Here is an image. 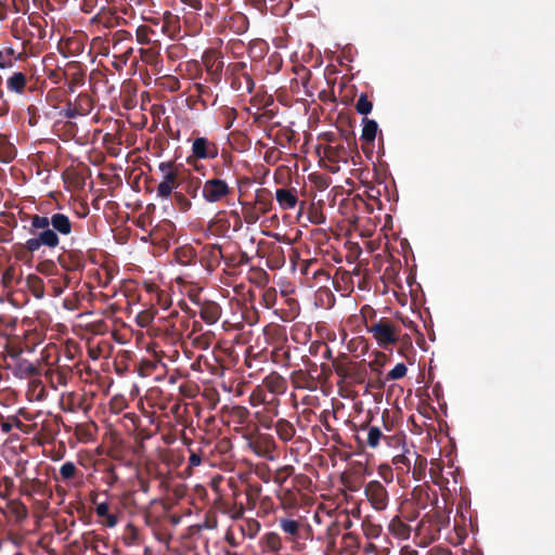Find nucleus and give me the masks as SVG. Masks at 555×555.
Segmentation results:
<instances>
[{"mask_svg":"<svg viewBox=\"0 0 555 555\" xmlns=\"http://www.w3.org/2000/svg\"><path fill=\"white\" fill-rule=\"evenodd\" d=\"M21 221L28 238L15 244L13 248L16 259L24 262L35 256H43L47 251H54L61 244V236L72 235L75 228L69 216L61 211L24 214Z\"/></svg>","mask_w":555,"mask_h":555,"instance_id":"1","label":"nucleus"},{"mask_svg":"<svg viewBox=\"0 0 555 555\" xmlns=\"http://www.w3.org/2000/svg\"><path fill=\"white\" fill-rule=\"evenodd\" d=\"M253 408L262 406L254 413L258 424L264 429L273 427L274 418L280 414L281 400L276 397H269L260 388H254L248 398Z\"/></svg>","mask_w":555,"mask_h":555,"instance_id":"2","label":"nucleus"},{"mask_svg":"<svg viewBox=\"0 0 555 555\" xmlns=\"http://www.w3.org/2000/svg\"><path fill=\"white\" fill-rule=\"evenodd\" d=\"M326 139L328 144L323 147V155L331 164H333V166L330 167L332 172L338 171L339 163L347 164L349 160H351L353 164H356L354 158L361 157L358 152L357 140L351 139V141L349 140V143L337 142V140L334 138V134L332 133H328Z\"/></svg>","mask_w":555,"mask_h":555,"instance_id":"3","label":"nucleus"},{"mask_svg":"<svg viewBox=\"0 0 555 555\" xmlns=\"http://www.w3.org/2000/svg\"><path fill=\"white\" fill-rule=\"evenodd\" d=\"M444 524L446 518L440 512L426 513L415 528V537L420 539V545L427 546L436 541Z\"/></svg>","mask_w":555,"mask_h":555,"instance_id":"4","label":"nucleus"},{"mask_svg":"<svg viewBox=\"0 0 555 555\" xmlns=\"http://www.w3.org/2000/svg\"><path fill=\"white\" fill-rule=\"evenodd\" d=\"M225 74L230 79V85L233 90L242 93H253L255 81L253 79L251 68L246 62L229 64Z\"/></svg>","mask_w":555,"mask_h":555,"instance_id":"5","label":"nucleus"},{"mask_svg":"<svg viewBox=\"0 0 555 555\" xmlns=\"http://www.w3.org/2000/svg\"><path fill=\"white\" fill-rule=\"evenodd\" d=\"M367 332L372 334L379 347L387 349L399 340L401 328L390 319L380 318L371 325H367Z\"/></svg>","mask_w":555,"mask_h":555,"instance_id":"6","label":"nucleus"},{"mask_svg":"<svg viewBox=\"0 0 555 555\" xmlns=\"http://www.w3.org/2000/svg\"><path fill=\"white\" fill-rule=\"evenodd\" d=\"M233 188L220 178L207 179L202 186V196L209 204H229Z\"/></svg>","mask_w":555,"mask_h":555,"instance_id":"7","label":"nucleus"},{"mask_svg":"<svg viewBox=\"0 0 555 555\" xmlns=\"http://www.w3.org/2000/svg\"><path fill=\"white\" fill-rule=\"evenodd\" d=\"M158 169L163 173V179L156 188V194L158 197L167 199L180 186L181 176L172 162H162Z\"/></svg>","mask_w":555,"mask_h":555,"instance_id":"8","label":"nucleus"},{"mask_svg":"<svg viewBox=\"0 0 555 555\" xmlns=\"http://www.w3.org/2000/svg\"><path fill=\"white\" fill-rule=\"evenodd\" d=\"M243 438L246 439L248 449H250L256 455L267 460L274 459L273 454L276 451L278 446L272 435L257 431L243 434Z\"/></svg>","mask_w":555,"mask_h":555,"instance_id":"9","label":"nucleus"},{"mask_svg":"<svg viewBox=\"0 0 555 555\" xmlns=\"http://www.w3.org/2000/svg\"><path fill=\"white\" fill-rule=\"evenodd\" d=\"M221 414L227 418L228 425H233L236 433H243L250 426V412L243 405H224L221 408Z\"/></svg>","mask_w":555,"mask_h":555,"instance_id":"10","label":"nucleus"},{"mask_svg":"<svg viewBox=\"0 0 555 555\" xmlns=\"http://www.w3.org/2000/svg\"><path fill=\"white\" fill-rule=\"evenodd\" d=\"M57 264L66 272L82 271L86 267V255L79 248H65L57 256Z\"/></svg>","mask_w":555,"mask_h":555,"instance_id":"11","label":"nucleus"},{"mask_svg":"<svg viewBox=\"0 0 555 555\" xmlns=\"http://www.w3.org/2000/svg\"><path fill=\"white\" fill-rule=\"evenodd\" d=\"M364 494L372 508L383 512L388 507L389 494L386 487L378 480H371L364 486Z\"/></svg>","mask_w":555,"mask_h":555,"instance_id":"12","label":"nucleus"},{"mask_svg":"<svg viewBox=\"0 0 555 555\" xmlns=\"http://www.w3.org/2000/svg\"><path fill=\"white\" fill-rule=\"evenodd\" d=\"M23 472L24 469L16 470L15 473L17 477H21V485L18 489L21 495L27 496L30 500H34L35 495L41 498H50L52 495V491L48 488L47 482L36 477H23Z\"/></svg>","mask_w":555,"mask_h":555,"instance_id":"13","label":"nucleus"},{"mask_svg":"<svg viewBox=\"0 0 555 555\" xmlns=\"http://www.w3.org/2000/svg\"><path fill=\"white\" fill-rule=\"evenodd\" d=\"M203 64L207 73L206 81L218 85L221 81L224 67L222 57L217 55L214 51H208L203 55Z\"/></svg>","mask_w":555,"mask_h":555,"instance_id":"14","label":"nucleus"},{"mask_svg":"<svg viewBox=\"0 0 555 555\" xmlns=\"http://www.w3.org/2000/svg\"><path fill=\"white\" fill-rule=\"evenodd\" d=\"M255 388L262 389V392L266 395L271 393V397H276L284 395L287 390V380L280 373L273 371L268 374L260 385H257Z\"/></svg>","mask_w":555,"mask_h":555,"instance_id":"15","label":"nucleus"},{"mask_svg":"<svg viewBox=\"0 0 555 555\" xmlns=\"http://www.w3.org/2000/svg\"><path fill=\"white\" fill-rule=\"evenodd\" d=\"M86 69L77 61H70L65 65V83L69 92H74L77 87L85 85Z\"/></svg>","mask_w":555,"mask_h":555,"instance_id":"16","label":"nucleus"},{"mask_svg":"<svg viewBox=\"0 0 555 555\" xmlns=\"http://www.w3.org/2000/svg\"><path fill=\"white\" fill-rule=\"evenodd\" d=\"M360 362H353L349 359L348 354L343 353L333 361L335 373L346 379L354 377L356 380L362 382L361 375L358 373V366Z\"/></svg>","mask_w":555,"mask_h":555,"instance_id":"17","label":"nucleus"},{"mask_svg":"<svg viewBox=\"0 0 555 555\" xmlns=\"http://www.w3.org/2000/svg\"><path fill=\"white\" fill-rule=\"evenodd\" d=\"M325 530L319 533L317 539L326 545L327 552L336 551V539L341 533V526L337 520H334L331 515L326 516Z\"/></svg>","mask_w":555,"mask_h":555,"instance_id":"18","label":"nucleus"},{"mask_svg":"<svg viewBox=\"0 0 555 555\" xmlns=\"http://www.w3.org/2000/svg\"><path fill=\"white\" fill-rule=\"evenodd\" d=\"M192 154L197 159H214L218 156V146L207 138L197 137L192 143Z\"/></svg>","mask_w":555,"mask_h":555,"instance_id":"19","label":"nucleus"},{"mask_svg":"<svg viewBox=\"0 0 555 555\" xmlns=\"http://www.w3.org/2000/svg\"><path fill=\"white\" fill-rule=\"evenodd\" d=\"M279 527L291 542L299 541V531L302 529V518L280 517Z\"/></svg>","mask_w":555,"mask_h":555,"instance_id":"20","label":"nucleus"},{"mask_svg":"<svg viewBox=\"0 0 555 555\" xmlns=\"http://www.w3.org/2000/svg\"><path fill=\"white\" fill-rule=\"evenodd\" d=\"M44 376L51 387L57 389L59 386H66L68 384L73 377V370L67 365L57 366L55 370L49 369Z\"/></svg>","mask_w":555,"mask_h":555,"instance_id":"21","label":"nucleus"},{"mask_svg":"<svg viewBox=\"0 0 555 555\" xmlns=\"http://www.w3.org/2000/svg\"><path fill=\"white\" fill-rule=\"evenodd\" d=\"M291 383L296 389H307L312 391L318 387L317 379L311 372H306L301 369L292 372Z\"/></svg>","mask_w":555,"mask_h":555,"instance_id":"22","label":"nucleus"},{"mask_svg":"<svg viewBox=\"0 0 555 555\" xmlns=\"http://www.w3.org/2000/svg\"><path fill=\"white\" fill-rule=\"evenodd\" d=\"M222 309L212 300H204L199 304V315L208 324H215L221 318Z\"/></svg>","mask_w":555,"mask_h":555,"instance_id":"23","label":"nucleus"},{"mask_svg":"<svg viewBox=\"0 0 555 555\" xmlns=\"http://www.w3.org/2000/svg\"><path fill=\"white\" fill-rule=\"evenodd\" d=\"M299 492L294 488H280L276 492V498L283 509H294L299 505Z\"/></svg>","mask_w":555,"mask_h":555,"instance_id":"24","label":"nucleus"},{"mask_svg":"<svg viewBox=\"0 0 555 555\" xmlns=\"http://www.w3.org/2000/svg\"><path fill=\"white\" fill-rule=\"evenodd\" d=\"M180 17L171 11H165L162 17V33L175 37L180 33Z\"/></svg>","mask_w":555,"mask_h":555,"instance_id":"25","label":"nucleus"},{"mask_svg":"<svg viewBox=\"0 0 555 555\" xmlns=\"http://www.w3.org/2000/svg\"><path fill=\"white\" fill-rule=\"evenodd\" d=\"M180 182L181 192H183L184 194L189 195L192 198L197 197L198 191L203 186L202 180L191 173L181 176Z\"/></svg>","mask_w":555,"mask_h":555,"instance_id":"26","label":"nucleus"},{"mask_svg":"<svg viewBox=\"0 0 555 555\" xmlns=\"http://www.w3.org/2000/svg\"><path fill=\"white\" fill-rule=\"evenodd\" d=\"M276 202L284 210L295 208L298 199L295 189H278L275 193Z\"/></svg>","mask_w":555,"mask_h":555,"instance_id":"27","label":"nucleus"},{"mask_svg":"<svg viewBox=\"0 0 555 555\" xmlns=\"http://www.w3.org/2000/svg\"><path fill=\"white\" fill-rule=\"evenodd\" d=\"M390 534L401 540H408L411 535L412 528L405 524L399 516H395L388 525Z\"/></svg>","mask_w":555,"mask_h":555,"instance_id":"28","label":"nucleus"},{"mask_svg":"<svg viewBox=\"0 0 555 555\" xmlns=\"http://www.w3.org/2000/svg\"><path fill=\"white\" fill-rule=\"evenodd\" d=\"M273 427L279 439L283 442L291 441L296 435L295 426L286 418H279Z\"/></svg>","mask_w":555,"mask_h":555,"instance_id":"29","label":"nucleus"},{"mask_svg":"<svg viewBox=\"0 0 555 555\" xmlns=\"http://www.w3.org/2000/svg\"><path fill=\"white\" fill-rule=\"evenodd\" d=\"M237 525V529L241 533L242 540L245 538L254 539L260 531L261 525L255 518H243Z\"/></svg>","mask_w":555,"mask_h":555,"instance_id":"30","label":"nucleus"},{"mask_svg":"<svg viewBox=\"0 0 555 555\" xmlns=\"http://www.w3.org/2000/svg\"><path fill=\"white\" fill-rule=\"evenodd\" d=\"M25 56L24 52L17 53L12 47H7L0 50V68H11L15 61H24Z\"/></svg>","mask_w":555,"mask_h":555,"instance_id":"31","label":"nucleus"},{"mask_svg":"<svg viewBox=\"0 0 555 555\" xmlns=\"http://www.w3.org/2000/svg\"><path fill=\"white\" fill-rule=\"evenodd\" d=\"M254 207L261 214H268L272 208L271 193L267 189L257 190Z\"/></svg>","mask_w":555,"mask_h":555,"instance_id":"32","label":"nucleus"},{"mask_svg":"<svg viewBox=\"0 0 555 555\" xmlns=\"http://www.w3.org/2000/svg\"><path fill=\"white\" fill-rule=\"evenodd\" d=\"M27 85V77L22 72H14L7 80V88L10 92L23 93Z\"/></svg>","mask_w":555,"mask_h":555,"instance_id":"33","label":"nucleus"},{"mask_svg":"<svg viewBox=\"0 0 555 555\" xmlns=\"http://www.w3.org/2000/svg\"><path fill=\"white\" fill-rule=\"evenodd\" d=\"M7 508L11 516L18 522L25 520L28 516V509L20 499L9 500Z\"/></svg>","mask_w":555,"mask_h":555,"instance_id":"34","label":"nucleus"},{"mask_svg":"<svg viewBox=\"0 0 555 555\" xmlns=\"http://www.w3.org/2000/svg\"><path fill=\"white\" fill-rule=\"evenodd\" d=\"M21 276L17 269L13 266L7 267L1 273V284L4 289L10 291L18 284Z\"/></svg>","mask_w":555,"mask_h":555,"instance_id":"35","label":"nucleus"},{"mask_svg":"<svg viewBox=\"0 0 555 555\" xmlns=\"http://www.w3.org/2000/svg\"><path fill=\"white\" fill-rule=\"evenodd\" d=\"M261 545L263 552L275 553L282 547L281 537L276 532H267L261 538Z\"/></svg>","mask_w":555,"mask_h":555,"instance_id":"36","label":"nucleus"},{"mask_svg":"<svg viewBox=\"0 0 555 555\" xmlns=\"http://www.w3.org/2000/svg\"><path fill=\"white\" fill-rule=\"evenodd\" d=\"M60 477H55V480L68 483L70 480L76 479L80 473L75 463L67 461L60 467Z\"/></svg>","mask_w":555,"mask_h":555,"instance_id":"37","label":"nucleus"},{"mask_svg":"<svg viewBox=\"0 0 555 555\" xmlns=\"http://www.w3.org/2000/svg\"><path fill=\"white\" fill-rule=\"evenodd\" d=\"M96 515L101 518L103 525L107 527H114L117 524V516L109 512V504L107 502H103L96 505L95 507Z\"/></svg>","mask_w":555,"mask_h":555,"instance_id":"38","label":"nucleus"},{"mask_svg":"<svg viewBox=\"0 0 555 555\" xmlns=\"http://www.w3.org/2000/svg\"><path fill=\"white\" fill-rule=\"evenodd\" d=\"M262 487L259 483L248 482L245 488V495L249 509L257 506L258 501L261 499Z\"/></svg>","mask_w":555,"mask_h":555,"instance_id":"39","label":"nucleus"},{"mask_svg":"<svg viewBox=\"0 0 555 555\" xmlns=\"http://www.w3.org/2000/svg\"><path fill=\"white\" fill-rule=\"evenodd\" d=\"M295 467L293 465H284L279 468H276L273 472L272 475V481L279 486L280 488H283V485L294 476Z\"/></svg>","mask_w":555,"mask_h":555,"instance_id":"40","label":"nucleus"},{"mask_svg":"<svg viewBox=\"0 0 555 555\" xmlns=\"http://www.w3.org/2000/svg\"><path fill=\"white\" fill-rule=\"evenodd\" d=\"M220 512L223 514H227L230 518L234 520L243 519L245 507L243 504H236V503H228V502H221L220 506L218 507Z\"/></svg>","mask_w":555,"mask_h":555,"instance_id":"41","label":"nucleus"},{"mask_svg":"<svg viewBox=\"0 0 555 555\" xmlns=\"http://www.w3.org/2000/svg\"><path fill=\"white\" fill-rule=\"evenodd\" d=\"M361 140L365 143L374 142L378 130V125L375 120L364 117Z\"/></svg>","mask_w":555,"mask_h":555,"instance_id":"42","label":"nucleus"},{"mask_svg":"<svg viewBox=\"0 0 555 555\" xmlns=\"http://www.w3.org/2000/svg\"><path fill=\"white\" fill-rule=\"evenodd\" d=\"M16 156V150L13 144L8 142L4 135H0V162L10 163Z\"/></svg>","mask_w":555,"mask_h":555,"instance_id":"43","label":"nucleus"},{"mask_svg":"<svg viewBox=\"0 0 555 555\" xmlns=\"http://www.w3.org/2000/svg\"><path fill=\"white\" fill-rule=\"evenodd\" d=\"M74 103L81 116L88 115L93 109V100L88 93H79Z\"/></svg>","mask_w":555,"mask_h":555,"instance_id":"44","label":"nucleus"},{"mask_svg":"<svg viewBox=\"0 0 555 555\" xmlns=\"http://www.w3.org/2000/svg\"><path fill=\"white\" fill-rule=\"evenodd\" d=\"M382 526L373 521L370 517L362 520V531L367 539H376L382 533Z\"/></svg>","mask_w":555,"mask_h":555,"instance_id":"45","label":"nucleus"},{"mask_svg":"<svg viewBox=\"0 0 555 555\" xmlns=\"http://www.w3.org/2000/svg\"><path fill=\"white\" fill-rule=\"evenodd\" d=\"M389 436L385 435L377 426H371L367 428L366 444L370 448H377L382 439L387 440Z\"/></svg>","mask_w":555,"mask_h":555,"instance_id":"46","label":"nucleus"},{"mask_svg":"<svg viewBox=\"0 0 555 555\" xmlns=\"http://www.w3.org/2000/svg\"><path fill=\"white\" fill-rule=\"evenodd\" d=\"M208 258V268L214 270L223 257L221 246L208 245L205 248Z\"/></svg>","mask_w":555,"mask_h":555,"instance_id":"47","label":"nucleus"},{"mask_svg":"<svg viewBox=\"0 0 555 555\" xmlns=\"http://www.w3.org/2000/svg\"><path fill=\"white\" fill-rule=\"evenodd\" d=\"M122 541L126 545H138L140 543V530L132 524H128L122 533Z\"/></svg>","mask_w":555,"mask_h":555,"instance_id":"48","label":"nucleus"},{"mask_svg":"<svg viewBox=\"0 0 555 555\" xmlns=\"http://www.w3.org/2000/svg\"><path fill=\"white\" fill-rule=\"evenodd\" d=\"M214 338V333L208 331L193 337L192 345L197 349L207 350L211 346Z\"/></svg>","mask_w":555,"mask_h":555,"instance_id":"49","label":"nucleus"},{"mask_svg":"<svg viewBox=\"0 0 555 555\" xmlns=\"http://www.w3.org/2000/svg\"><path fill=\"white\" fill-rule=\"evenodd\" d=\"M17 326V318L7 314H0V333L3 335L12 334Z\"/></svg>","mask_w":555,"mask_h":555,"instance_id":"50","label":"nucleus"},{"mask_svg":"<svg viewBox=\"0 0 555 555\" xmlns=\"http://www.w3.org/2000/svg\"><path fill=\"white\" fill-rule=\"evenodd\" d=\"M242 205V214L244 221L248 224L256 223L259 220L261 214L256 209V207L253 206V204L243 203Z\"/></svg>","mask_w":555,"mask_h":555,"instance_id":"51","label":"nucleus"},{"mask_svg":"<svg viewBox=\"0 0 555 555\" xmlns=\"http://www.w3.org/2000/svg\"><path fill=\"white\" fill-rule=\"evenodd\" d=\"M27 284L33 293V295L37 298H42L44 294L43 281L37 275H29L27 278Z\"/></svg>","mask_w":555,"mask_h":555,"instance_id":"52","label":"nucleus"},{"mask_svg":"<svg viewBox=\"0 0 555 555\" xmlns=\"http://www.w3.org/2000/svg\"><path fill=\"white\" fill-rule=\"evenodd\" d=\"M154 35L155 30L147 25H140L135 30V38L140 44H149Z\"/></svg>","mask_w":555,"mask_h":555,"instance_id":"53","label":"nucleus"},{"mask_svg":"<svg viewBox=\"0 0 555 555\" xmlns=\"http://www.w3.org/2000/svg\"><path fill=\"white\" fill-rule=\"evenodd\" d=\"M311 479L305 474H295L292 479V488H294L299 493L302 490H308L311 486Z\"/></svg>","mask_w":555,"mask_h":555,"instance_id":"54","label":"nucleus"},{"mask_svg":"<svg viewBox=\"0 0 555 555\" xmlns=\"http://www.w3.org/2000/svg\"><path fill=\"white\" fill-rule=\"evenodd\" d=\"M232 449L233 446L231 440L229 438H221L215 443L211 452H217L228 459L232 455Z\"/></svg>","mask_w":555,"mask_h":555,"instance_id":"55","label":"nucleus"},{"mask_svg":"<svg viewBox=\"0 0 555 555\" xmlns=\"http://www.w3.org/2000/svg\"><path fill=\"white\" fill-rule=\"evenodd\" d=\"M13 426L17 427V428H22L23 426V423L22 421L13 415V416H9L8 418H5L1 413H0V427H1V430L4 433V434H9Z\"/></svg>","mask_w":555,"mask_h":555,"instance_id":"56","label":"nucleus"},{"mask_svg":"<svg viewBox=\"0 0 555 555\" xmlns=\"http://www.w3.org/2000/svg\"><path fill=\"white\" fill-rule=\"evenodd\" d=\"M47 78L54 85H61L65 82V67L62 69L57 68H46L44 69Z\"/></svg>","mask_w":555,"mask_h":555,"instance_id":"57","label":"nucleus"},{"mask_svg":"<svg viewBox=\"0 0 555 555\" xmlns=\"http://www.w3.org/2000/svg\"><path fill=\"white\" fill-rule=\"evenodd\" d=\"M14 488V480L11 477H2L0 480V498L5 500L9 499L12 495Z\"/></svg>","mask_w":555,"mask_h":555,"instance_id":"58","label":"nucleus"},{"mask_svg":"<svg viewBox=\"0 0 555 555\" xmlns=\"http://www.w3.org/2000/svg\"><path fill=\"white\" fill-rule=\"evenodd\" d=\"M171 195L173 196V201L181 211L185 212L191 209L192 203L186 194L181 191H176Z\"/></svg>","mask_w":555,"mask_h":555,"instance_id":"59","label":"nucleus"},{"mask_svg":"<svg viewBox=\"0 0 555 555\" xmlns=\"http://www.w3.org/2000/svg\"><path fill=\"white\" fill-rule=\"evenodd\" d=\"M373 108L372 102L369 100L367 95L362 93L357 103H356V109L359 114L366 116L371 113Z\"/></svg>","mask_w":555,"mask_h":555,"instance_id":"60","label":"nucleus"},{"mask_svg":"<svg viewBox=\"0 0 555 555\" xmlns=\"http://www.w3.org/2000/svg\"><path fill=\"white\" fill-rule=\"evenodd\" d=\"M37 271L46 275L57 273V264L53 260H43L37 264Z\"/></svg>","mask_w":555,"mask_h":555,"instance_id":"61","label":"nucleus"},{"mask_svg":"<svg viewBox=\"0 0 555 555\" xmlns=\"http://www.w3.org/2000/svg\"><path fill=\"white\" fill-rule=\"evenodd\" d=\"M90 547L96 552L99 555H106V551L108 550L107 543L103 538L93 537L90 541Z\"/></svg>","mask_w":555,"mask_h":555,"instance_id":"62","label":"nucleus"},{"mask_svg":"<svg viewBox=\"0 0 555 555\" xmlns=\"http://www.w3.org/2000/svg\"><path fill=\"white\" fill-rule=\"evenodd\" d=\"M406 366L404 363H398L391 371L388 372L386 380L400 379L406 374Z\"/></svg>","mask_w":555,"mask_h":555,"instance_id":"63","label":"nucleus"},{"mask_svg":"<svg viewBox=\"0 0 555 555\" xmlns=\"http://www.w3.org/2000/svg\"><path fill=\"white\" fill-rule=\"evenodd\" d=\"M193 258H194L193 248H181L177 251V259L183 266L190 264L192 262Z\"/></svg>","mask_w":555,"mask_h":555,"instance_id":"64","label":"nucleus"}]
</instances>
